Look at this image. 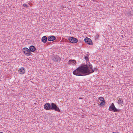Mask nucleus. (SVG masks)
Here are the masks:
<instances>
[{
    "instance_id": "1",
    "label": "nucleus",
    "mask_w": 133,
    "mask_h": 133,
    "mask_svg": "<svg viewBox=\"0 0 133 133\" xmlns=\"http://www.w3.org/2000/svg\"><path fill=\"white\" fill-rule=\"evenodd\" d=\"M97 70V69L96 68L92 69V65L90 63L89 65L87 64L82 65L74 71L73 74L77 76H83V74L89 75Z\"/></svg>"
},
{
    "instance_id": "2",
    "label": "nucleus",
    "mask_w": 133,
    "mask_h": 133,
    "mask_svg": "<svg viewBox=\"0 0 133 133\" xmlns=\"http://www.w3.org/2000/svg\"><path fill=\"white\" fill-rule=\"evenodd\" d=\"M109 110L111 111L113 110L114 112H119L120 110L117 109L115 107L114 104L112 103L109 108Z\"/></svg>"
},
{
    "instance_id": "3",
    "label": "nucleus",
    "mask_w": 133,
    "mask_h": 133,
    "mask_svg": "<svg viewBox=\"0 0 133 133\" xmlns=\"http://www.w3.org/2000/svg\"><path fill=\"white\" fill-rule=\"evenodd\" d=\"M51 110H54L56 111L60 112V110L56 104L52 103H51Z\"/></svg>"
},
{
    "instance_id": "4",
    "label": "nucleus",
    "mask_w": 133,
    "mask_h": 133,
    "mask_svg": "<svg viewBox=\"0 0 133 133\" xmlns=\"http://www.w3.org/2000/svg\"><path fill=\"white\" fill-rule=\"evenodd\" d=\"M22 50L26 55L29 56L30 55H31L32 53L31 52H30V50L28 48H24Z\"/></svg>"
},
{
    "instance_id": "5",
    "label": "nucleus",
    "mask_w": 133,
    "mask_h": 133,
    "mask_svg": "<svg viewBox=\"0 0 133 133\" xmlns=\"http://www.w3.org/2000/svg\"><path fill=\"white\" fill-rule=\"evenodd\" d=\"M68 40L70 42L72 43H76L78 41V40L76 38L73 37L69 38Z\"/></svg>"
},
{
    "instance_id": "6",
    "label": "nucleus",
    "mask_w": 133,
    "mask_h": 133,
    "mask_svg": "<svg viewBox=\"0 0 133 133\" xmlns=\"http://www.w3.org/2000/svg\"><path fill=\"white\" fill-rule=\"evenodd\" d=\"M84 41L85 42L90 45H92L93 43L91 40L90 38L86 37L84 39Z\"/></svg>"
},
{
    "instance_id": "7",
    "label": "nucleus",
    "mask_w": 133,
    "mask_h": 133,
    "mask_svg": "<svg viewBox=\"0 0 133 133\" xmlns=\"http://www.w3.org/2000/svg\"><path fill=\"white\" fill-rule=\"evenodd\" d=\"M51 105L49 103L45 104L44 105V108L47 110H51Z\"/></svg>"
},
{
    "instance_id": "8",
    "label": "nucleus",
    "mask_w": 133,
    "mask_h": 133,
    "mask_svg": "<svg viewBox=\"0 0 133 133\" xmlns=\"http://www.w3.org/2000/svg\"><path fill=\"white\" fill-rule=\"evenodd\" d=\"M61 59L60 57L57 55L54 56L53 58V60L55 62L60 61Z\"/></svg>"
},
{
    "instance_id": "9",
    "label": "nucleus",
    "mask_w": 133,
    "mask_h": 133,
    "mask_svg": "<svg viewBox=\"0 0 133 133\" xmlns=\"http://www.w3.org/2000/svg\"><path fill=\"white\" fill-rule=\"evenodd\" d=\"M56 39V37L54 36H49L48 38V40L49 41H53L55 40Z\"/></svg>"
},
{
    "instance_id": "10",
    "label": "nucleus",
    "mask_w": 133,
    "mask_h": 133,
    "mask_svg": "<svg viewBox=\"0 0 133 133\" xmlns=\"http://www.w3.org/2000/svg\"><path fill=\"white\" fill-rule=\"evenodd\" d=\"M25 71V69L23 67H21L20 69L18 70L19 72L21 74H24Z\"/></svg>"
},
{
    "instance_id": "11",
    "label": "nucleus",
    "mask_w": 133,
    "mask_h": 133,
    "mask_svg": "<svg viewBox=\"0 0 133 133\" xmlns=\"http://www.w3.org/2000/svg\"><path fill=\"white\" fill-rule=\"evenodd\" d=\"M29 50H30V52H33L35 51L36 48L34 46L31 45L29 47Z\"/></svg>"
},
{
    "instance_id": "12",
    "label": "nucleus",
    "mask_w": 133,
    "mask_h": 133,
    "mask_svg": "<svg viewBox=\"0 0 133 133\" xmlns=\"http://www.w3.org/2000/svg\"><path fill=\"white\" fill-rule=\"evenodd\" d=\"M69 64H71L73 65H75L76 64V61L74 60H69Z\"/></svg>"
},
{
    "instance_id": "13",
    "label": "nucleus",
    "mask_w": 133,
    "mask_h": 133,
    "mask_svg": "<svg viewBox=\"0 0 133 133\" xmlns=\"http://www.w3.org/2000/svg\"><path fill=\"white\" fill-rule=\"evenodd\" d=\"M118 104L122 105L123 104V102L122 98H118Z\"/></svg>"
},
{
    "instance_id": "14",
    "label": "nucleus",
    "mask_w": 133,
    "mask_h": 133,
    "mask_svg": "<svg viewBox=\"0 0 133 133\" xmlns=\"http://www.w3.org/2000/svg\"><path fill=\"white\" fill-rule=\"evenodd\" d=\"M47 38L46 36H43L42 38V41L43 43H45L46 42Z\"/></svg>"
},
{
    "instance_id": "15",
    "label": "nucleus",
    "mask_w": 133,
    "mask_h": 133,
    "mask_svg": "<svg viewBox=\"0 0 133 133\" xmlns=\"http://www.w3.org/2000/svg\"><path fill=\"white\" fill-rule=\"evenodd\" d=\"M105 104V101H103L101 102L99 104L101 106H102Z\"/></svg>"
},
{
    "instance_id": "16",
    "label": "nucleus",
    "mask_w": 133,
    "mask_h": 133,
    "mask_svg": "<svg viewBox=\"0 0 133 133\" xmlns=\"http://www.w3.org/2000/svg\"><path fill=\"white\" fill-rule=\"evenodd\" d=\"M98 99L100 101H104V98L103 97H100Z\"/></svg>"
},
{
    "instance_id": "17",
    "label": "nucleus",
    "mask_w": 133,
    "mask_h": 133,
    "mask_svg": "<svg viewBox=\"0 0 133 133\" xmlns=\"http://www.w3.org/2000/svg\"><path fill=\"white\" fill-rule=\"evenodd\" d=\"M99 36L98 34H97L95 37V39H98L99 38Z\"/></svg>"
},
{
    "instance_id": "18",
    "label": "nucleus",
    "mask_w": 133,
    "mask_h": 133,
    "mask_svg": "<svg viewBox=\"0 0 133 133\" xmlns=\"http://www.w3.org/2000/svg\"><path fill=\"white\" fill-rule=\"evenodd\" d=\"M23 6L24 7H28V5L26 4H23Z\"/></svg>"
},
{
    "instance_id": "19",
    "label": "nucleus",
    "mask_w": 133,
    "mask_h": 133,
    "mask_svg": "<svg viewBox=\"0 0 133 133\" xmlns=\"http://www.w3.org/2000/svg\"><path fill=\"white\" fill-rule=\"evenodd\" d=\"M84 58L86 61L88 60L89 58L87 56H85Z\"/></svg>"
},
{
    "instance_id": "20",
    "label": "nucleus",
    "mask_w": 133,
    "mask_h": 133,
    "mask_svg": "<svg viewBox=\"0 0 133 133\" xmlns=\"http://www.w3.org/2000/svg\"><path fill=\"white\" fill-rule=\"evenodd\" d=\"M128 16L131 15V14L130 13H128Z\"/></svg>"
},
{
    "instance_id": "21",
    "label": "nucleus",
    "mask_w": 133,
    "mask_h": 133,
    "mask_svg": "<svg viewBox=\"0 0 133 133\" xmlns=\"http://www.w3.org/2000/svg\"><path fill=\"white\" fill-rule=\"evenodd\" d=\"M0 133H3L2 132H0Z\"/></svg>"
},
{
    "instance_id": "22",
    "label": "nucleus",
    "mask_w": 133,
    "mask_h": 133,
    "mask_svg": "<svg viewBox=\"0 0 133 133\" xmlns=\"http://www.w3.org/2000/svg\"><path fill=\"white\" fill-rule=\"evenodd\" d=\"M80 99H82L81 98H79Z\"/></svg>"
}]
</instances>
